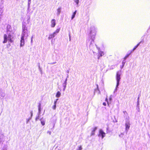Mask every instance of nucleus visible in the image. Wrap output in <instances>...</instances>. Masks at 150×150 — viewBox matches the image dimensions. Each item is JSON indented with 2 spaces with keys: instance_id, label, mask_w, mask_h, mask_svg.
Instances as JSON below:
<instances>
[{
  "instance_id": "f257e3e1",
  "label": "nucleus",
  "mask_w": 150,
  "mask_h": 150,
  "mask_svg": "<svg viewBox=\"0 0 150 150\" xmlns=\"http://www.w3.org/2000/svg\"><path fill=\"white\" fill-rule=\"evenodd\" d=\"M12 35L10 34H8V36L6 34H4V41L3 42L4 43H6L7 40H9L11 42H13V40L12 39Z\"/></svg>"
},
{
  "instance_id": "f03ea898",
  "label": "nucleus",
  "mask_w": 150,
  "mask_h": 150,
  "mask_svg": "<svg viewBox=\"0 0 150 150\" xmlns=\"http://www.w3.org/2000/svg\"><path fill=\"white\" fill-rule=\"evenodd\" d=\"M120 74L119 71H117L116 73V78L117 80V85L116 86L117 87L119 83V82L120 79Z\"/></svg>"
},
{
  "instance_id": "7ed1b4c3",
  "label": "nucleus",
  "mask_w": 150,
  "mask_h": 150,
  "mask_svg": "<svg viewBox=\"0 0 150 150\" xmlns=\"http://www.w3.org/2000/svg\"><path fill=\"white\" fill-rule=\"evenodd\" d=\"M90 33L91 36H94L96 35V31L95 28L94 27H91L90 29Z\"/></svg>"
},
{
  "instance_id": "20e7f679",
  "label": "nucleus",
  "mask_w": 150,
  "mask_h": 150,
  "mask_svg": "<svg viewBox=\"0 0 150 150\" xmlns=\"http://www.w3.org/2000/svg\"><path fill=\"white\" fill-rule=\"evenodd\" d=\"M98 136H101L102 139L105 136V133L102 129H100L99 131Z\"/></svg>"
},
{
  "instance_id": "39448f33",
  "label": "nucleus",
  "mask_w": 150,
  "mask_h": 150,
  "mask_svg": "<svg viewBox=\"0 0 150 150\" xmlns=\"http://www.w3.org/2000/svg\"><path fill=\"white\" fill-rule=\"evenodd\" d=\"M24 45V36L23 35L21 36V46H22Z\"/></svg>"
},
{
  "instance_id": "423d86ee",
  "label": "nucleus",
  "mask_w": 150,
  "mask_h": 150,
  "mask_svg": "<svg viewBox=\"0 0 150 150\" xmlns=\"http://www.w3.org/2000/svg\"><path fill=\"white\" fill-rule=\"evenodd\" d=\"M56 25L55 21L54 19H52L51 21V26L52 28L54 27Z\"/></svg>"
},
{
  "instance_id": "0eeeda50",
  "label": "nucleus",
  "mask_w": 150,
  "mask_h": 150,
  "mask_svg": "<svg viewBox=\"0 0 150 150\" xmlns=\"http://www.w3.org/2000/svg\"><path fill=\"white\" fill-rule=\"evenodd\" d=\"M130 124L129 122H127L125 123V129L128 130L130 127Z\"/></svg>"
},
{
  "instance_id": "6e6552de",
  "label": "nucleus",
  "mask_w": 150,
  "mask_h": 150,
  "mask_svg": "<svg viewBox=\"0 0 150 150\" xmlns=\"http://www.w3.org/2000/svg\"><path fill=\"white\" fill-rule=\"evenodd\" d=\"M104 55V53L103 52L101 51L99 52L98 53V59H99L100 57Z\"/></svg>"
},
{
  "instance_id": "1a4fd4ad",
  "label": "nucleus",
  "mask_w": 150,
  "mask_h": 150,
  "mask_svg": "<svg viewBox=\"0 0 150 150\" xmlns=\"http://www.w3.org/2000/svg\"><path fill=\"white\" fill-rule=\"evenodd\" d=\"M55 33H53L50 34L49 35V36L48 37V38L49 39H50L52 38H53L55 37Z\"/></svg>"
},
{
  "instance_id": "9d476101",
  "label": "nucleus",
  "mask_w": 150,
  "mask_h": 150,
  "mask_svg": "<svg viewBox=\"0 0 150 150\" xmlns=\"http://www.w3.org/2000/svg\"><path fill=\"white\" fill-rule=\"evenodd\" d=\"M141 42H139L134 47L132 50V51H133L134 50H135L136 49V48L139 45Z\"/></svg>"
},
{
  "instance_id": "9b49d317",
  "label": "nucleus",
  "mask_w": 150,
  "mask_h": 150,
  "mask_svg": "<svg viewBox=\"0 0 150 150\" xmlns=\"http://www.w3.org/2000/svg\"><path fill=\"white\" fill-rule=\"evenodd\" d=\"M60 95H61V93H60V92L59 91H58L56 93V96L58 98L60 97Z\"/></svg>"
},
{
  "instance_id": "f8f14e48",
  "label": "nucleus",
  "mask_w": 150,
  "mask_h": 150,
  "mask_svg": "<svg viewBox=\"0 0 150 150\" xmlns=\"http://www.w3.org/2000/svg\"><path fill=\"white\" fill-rule=\"evenodd\" d=\"M76 10L73 13L72 17H71V19H73V18L75 17V15L76 14Z\"/></svg>"
},
{
  "instance_id": "ddd939ff",
  "label": "nucleus",
  "mask_w": 150,
  "mask_h": 150,
  "mask_svg": "<svg viewBox=\"0 0 150 150\" xmlns=\"http://www.w3.org/2000/svg\"><path fill=\"white\" fill-rule=\"evenodd\" d=\"M96 129H97L96 127H95L94 128L93 130L92 131V133H91L92 135H94V132Z\"/></svg>"
},
{
  "instance_id": "4468645a",
  "label": "nucleus",
  "mask_w": 150,
  "mask_h": 150,
  "mask_svg": "<svg viewBox=\"0 0 150 150\" xmlns=\"http://www.w3.org/2000/svg\"><path fill=\"white\" fill-rule=\"evenodd\" d=\"M60 30V28L57 29L54 32V33H55V34L56 35V33H57L59 32Z\"/></svg>"
},
{
  "instance_id": "2eb2a0df",
  "label": "nucleus",
  "mask_w": 150,
  "mask_h": 150,
  "mask_svg": "<svg viewBox=\"0 0 150 150\" xmlns=\"http://www.w3.org/2000/svg\"><path fill=\"white\" fill-rule=\"evenodd\" d=\"M40 120L41 121V122L42 125L43 126L45 124V122L43 120H42L41 119H40Z\"/></svg>"
},
{
  "instance_id": "dca6fc26",
  "label": "nucleus",
  "mask_w": 150,
  "mask_h": 150,
  "mask_svg": "<svg viewBox=\"0 0 150 150\" xmlns=\"http://www.w3.org/2000/svg\"><path fill=\"white\" fill-rule=\"evenodd\" d=\"M38 107L39 110L40 111V107H41V104H40V103H39Z\"/></svg>"
},
{
  "instance_id": "f3484780",
  "label": "nucleus",
  "mask_w": 150,
  "mask_h": 150,
  "mask_svg": "<svg viewBox=\"0 0 150 150\" xmlns=\"http://www.w3.org/2000/svg\"><path fill=\"white\" fill-rule=\"evenodd\" d=\"M129 54H128L127 55H126L125 57H124V59H126V58L128 57L129 56Z\"/></svg>"
},
{
  "instance_id": "a211bd4d",
  "label": "nucleus",
  "mask_w": 150,
  "mask_h": 150,
  "mask_svg": "<svg viewBox=\"0 0 150 150\" xmlns=\"http://www.w3.org/2000/svg\"><path fill=\"white\" fill-rule=\"evenodd\" d=\"M11 45L10 43H8L6 45V47L8 48H9Z\"/></svg>"
},
{
  "instance_id": "6ab92c4d",
  "label": "nucleus",
  "mask_w": 150,
  "mask_h": 150,
  "mask_svg": "<svg viewBox=\"0 0 150 150\" xmlns=\"http://www.w3.org/2000/svg\"><path fill=\"white\" fill-rule=\"evenodd\" d=\"M74 1L76 3L77 5H78L79 3V0H74Z\"/></svg>"
},
{
  "instance_id": "aec40b11",
  "label": "nucleus",
  "mask_w": 150,
  "mask_h": 150,
  "mask_svg": "<svg viewBox=\"0 0 150 150\" xmlns=\"http://www.w3.org/2000/svg\"><path fill=\"white\" fill-rule=\"evenodd\" d=\"M56 105H54L52 106V108L54 110H55L56 109Z\"/></svg>"
},
{
  "instance_id": "412c9836",
  "label": "nucleus",
  "mask_w": 150,
  "mask_h": 150,
  "mask_svg": "<svg viewBox=\"0 0 150 150\" xmlns=\"http://www.w3.org/2000/svg\"><path fill=\"white\" fill-rule=\"evenodd\" d=\"M82 149V147L81 146H79L78 147V149L77 150H81Z\"/></svg>"
},
{
  "instance_id": "4be33fe9",
  "label": "nucleus",
  "mask_w": 150,
  "mask_h": 150,
  "mask_svg": "<svg viewBox=\"0 0 150 150\" xmlns=\"http://www.w3.org/2000/svg\"><path fill=\"white\" fill-rule=\"evenodd\" d=\"M58 99H56V100L54 102V105H56V103H57V100H58Z\"/></svg>"
},
{
  "instance_id": "5701e85b",
  "label": "nucleus",
  "mask_w": 150,
  "mask_h": 150,
  "mask_svg": "<svg viewBox=\"0 0 150 150\" xmlns=\"http://www.w3.org/2000/svg\"><path fill=\"white\" fill-rule=\"evenodd\" d=\"M103 105L104 106H105L106 105V103H103Z\"/></svg>"
},
{
  "instance_id": "b1692460",
  "label": "nucleus",
  "mask_w": 150,
  "mask_h": 150,
  "mask_svg": "<svg viewBox=\"0 0 150 150\" xmlns=\"http://www.w3.org/2000/svg\"><path fill=\"white\" fill-rule=\"evenodd\" d=\"M30 0H28V1H30Z\"/></svg>"
},
{
  "instance_id": "393cba45",
  "label": "nucleus",
  "mask_w": 150,
  "mask_h": 150,
  "mask_svg": "<svg viewBox=\"0 0 150 150\" xmlns=\"http://www.w3.org/2000/svg\"><path fill=\"white\" fill-rule=\"evenodd\" d=\"M31 0H30V1Z\"/></svg>"
}]
</instances>
